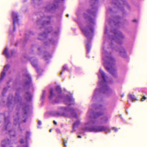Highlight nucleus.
Here are the masks:
<instances>
[{"mask_svg": "<svg viewBox=\"0 0 147 147\" xmlns=\"http://www.w3.org/2000/svg\"><path fill=\"white\" fill-rule=\"evenodd\" d=\"M103 59L104 61V66L106 69L113 76H115L117 70L113 67L115 63V59L110 57H106Z\"/></svg>", "mask_w": 147, "mask_h": 147, "instance_id": "1", "label": "nucleus"}, {"mask_svg": "<svg viewBox=\"0 0 147 147\" xmlns=\"http://www.w3.org/2000/svg\"><path fill=\"white\" fill-rule=\"evenodd\" d=\"M107 127L104 126H99L98 127L94 126L89 128H84L82 129L85 131H92L93 132H98L100 131H107Z\"/></svg>", "mask_w": 147, "mask_h": 147, "instance_id": "2", "label": "nucleus"}, {"mask_svg": "<svg viewBox=\"0 0 147 147\" xmlns=\"http://www.w3.org/2000/svg\"><path fill=\"white\" fill-rule=\"evenodd\" d=\"M82 31L84 34L85 36L87 37H88L91 33H93V29L92 27H90L86 29H83Z\"/></svg>", "mask_w": 147, "mask_h": 147, "instance_id": "3", "label": "nucleus"}, {"mask_svg": "<svg viewBox=\"0 0 147 147\" xmlns=\"http://www.w3.org/2000/svg\"><path fill=\"white\" fill-rule=\"evenodd\" d=\"M117 37L116 40V41L118 44H121L122 43L121 40L124 38V36L120 32H117Z\"/></svg>", "mask_w": 147, "mask_h": 147, "instance_id": "4", "label": "nucleus"}, {"mask_svg": "<svg viewBox=\"0 0 147 147\" xmlns=\"http://www.w3.org/2000/svg\"><path fill=\"white\" fill-rule=\"evenodd\" d=\"M55 90L57 94V95L56 97L57 98L61 99L62 98V94H61L62 92L61 88L59 86H57L55 88Z\"/></svg>", "mask_w": 147, "mask_h": 147, "instance_id": "5", "label": "nucleus"}, {"mask_svg": "<svg viewBox=\"0 0 147 147\" xmlns=\"http://www.w3.org/2000/svg\"><path fill=\"white\" fill-rule=\"evenodd\" d=\"M12 15L13 19V23L14 25V29L15 30V24L18 21V16L17 14L15 13H13Z\"/></svg>", "mask_w": 147, "mask_h": 147, "instance_id": "6", "label": "nucleus"}, {"mask_svg": "<svg viewBox=\"0 0 147 147\" xmlns=\"http://www.w3.org/2000/svg\"><path fill=\"white\" fill-rule=\"evenodd\" d=\"M10 141L9 139L5 140L2 142L1 145L2 147H6V146L10 144Z\"/></svg>", "mask_w": 147, "mask_h": 147, "instance_id": "7", "label": "nucleus"}, {"mask_svg": "<svg viewBox=\"0 0 147 147\" xmlns=\"http://www.w3.org/2000/svg\"><path fill=\"white\" fill-rule=\"evenodd\" d=\"M26 80V84H29L31 81V78L29 75L27 74L25 76Z\"/></svg>", "mask_w": 147, "mask_h": 147, "instance_id": "8", "label": "nucleus"}, {"mask_svg": "<svg viewBox=\"0 0 147 147\" xmlns=\"http://www.w3.org/2000/svg\"><path fill=\"white\" fill-rule=\"evenodd\" d=\"M25 98L26 100L28 101H29L31 100L32 96L29 92H26V94L25 96Z\"/></svg>", "mask_w": 147, "mask_h": 147, "instance_id": "9", "label": "nucleus"}, {"mask_svg": "<svg viewBox=\"0 0 147 147\" xmlns=\"http://www.w3.org/2000/svg\"><path fill=\"white\" fill-rule=\"evenodd\" d=\"M99 72L100 73L102 77L105 82H106V76L105 74L103 71L101 69H99Z\"/></svg>", "mask_w": 147, "mask_h": 147, "instance_id": "10", "label": "nucleus"}, {"mask_svg": "<svg viewBox=\"0 0 147 147\" xmlns=\"http://www.w3.org/2000/svg\"><path fill=\"white\" fill-rule=\"evenodd\" d=\"M128 96L132 102H133L134 101L138 100L135 97L134 95L129 94Z\"/></svg>", "mask_w": 147, "mask_h": 147, "instance_id": "11", "label": "nucleus"}, {"mask_svg": "<svg viewBox=\"0 0 147 147\" xmlns=\"http://www.w3.org/2000/svg\"><path fill=\"white\" fill-rule=\"evenodd\" d=\"M119 51L120 53V55L123 57H124V56L126 54L125 51L123 48L120 49Z\"/></svg>", "mask_w": 147, "mask_h": 147, "instance_id": "12", "label": "nucleus"}, {"mask_svg": "<svg viewBox=\"0 0 147 147\" xmlns=\"http://www.w3.org/2000/svg\"><path fill=\"white\" fill-rule=\"evenodd\" d=\"M103 113L102 112H97L95 113L94 114V117L95 118L98 117L103 115Z\"/></svg>", "mask_w": 147, "mask_h": 147, "instance_id": "13", "label": "nucleus"}, {"mask_svg": "<svg viewBox=\"0 0 147 147\" xmlns=\"http://www.w3.org/2000/svg\"><path fill=\"white\" fill-rule=\"evenodd\" d=\"M50 95L49 96V98L50 99H52L53 96L55 95L53 92V89L51 88L50 91Z\"/></svg>", "mask_w": 147, "mask_h": 147, "instance_id": "14", "label": "nucleus"}, {"mask_svg": "<svg viewBox=\"0 0 147 147\" xmlns=\"http://www.w3.org/2000/svg\"><path fill=\"white\" fill-rule=\"evenodd\" d=\"M3 54L7 58L9 57V55L8 52V49L7 48H5L4 50Z\"/></svg>", "mask_w": 147, "mask_h": 147, "instance_id": "15", "label": "nucleus"}, {"mask_svg": "<svg viewBox=\"0 0 147 147\" xmlns=\"http://www.w3.org/2000/svg\"><path fill=\"white\" fill-rule=\"evenodd\" d=\"M5 75V72L2 71L1 74L0 78V81H1L4 78Z\"/></svg>", "mask_w": 147, "mask_h": 147, "instance_id": "16", "label": "nucleus"}, {"mask_svg": "<svg viewBox=\"0 0 147 147\" xmlns=\"http://www.w3.org/2000/svg\"><path fill=\"white\" fill-rule=\"evenodd\" d=\"M31 64L33 67L34 68L36 69V70H37V64L36 61H32L31 62Z\"/></svg>", "mask_w": 147, "mask_h": 147, "instance_id": "17", "label": "nucleus"}, {"mask_svg": "<svg viewBox=\"0 0 147 147\" xmlns=\"http://www.w3.org/2000/svg\"><path fill=\"white\" fill-rule=\"evenodd\" d=\"M9 134L11 136H15V133L14 131L11 130L9 131Z\"/></svg>", "mask_w": 147, "mask_h": 147, "instance_id": "18", "label": "nucleus"}, {"mask_svg": "<svg viewBox=\"0 0 147 147\" xmlns=\"http://www.w3.org/2000/svg\"><path fill=\"white\" fill-rule=\"evenodd\" d=\"M102 122L105 123L108 121V118L106 117H105L102 119Z\"/></svg>", "mask_w": 147, "mask_h": 147, "instance_id": "19", "label": "nucleus"}, {"mask_svg": "<svg viewBox=\"0 0 147 147\" xmlns=\"http://www.w3.org/2000/svg\"><path fill=\"white\" fill-rule=\"evenodd\" d=\"M10 67V66L9 65H5L4 68V70L5 71H6Z\"/></svg>", "mask_w": 147, "mask_h": 147, "instance_id": "20", "label": "nucleus"}, {"mask_svg": "<svg viewBox=\"0 0 147 147\" xmlns=\"http://www.w3.org/2000/svg\"><path fill=\"white\" fill-rule=\"evenodd\" d=\"M63 69H64V71H62L61 72V73H60V74H61V75H62V73H63V72L64 70H67V69H68L67 67V66H66V65H64V66H63Z\"/></svg>", "mask_w": 147, "mask_h": 147, "instance_id": "21", "label": "nucleus"}, {"mask_svg": "<svg viewBox=\"0 0 147 147\" xmlns=\"http://www.w3.org/2000/svg\"><path fill=\"white\" fill-rule=\"evenodd\" d=\"M80 123L79 121H77L75 122L73 125V127L78 126Z\"/></svg>", "mask_w": 147, "mask_h": 147, "instance_id": "22", "label": "nucleus"}, {"mask_svg": "<svg viewBox=\"0 0 147 147\" xmlns=\"http://www.w3.org/2000/svg\"><path fill=\"white\" fill-rule=\"evenodd\" d=\"M109 90V88L108 87H107L105 88L104 93H108Z\"/></svg>", "mask_w": 147, "mask_h": 147, "instance_id": "23", "label": "nucleus"}, {"mask_svg": "<svg viewBox=\"0 0 147 147\" xmlns=\"http://www.w3.org/2000/svg\"><path fill=\"white\" fill-rule=\"evenodd\" d=\"M5 122L7 124H8L9 123V119L8 118L5 119Z\"/></svg>", "mask_w": 147, "mask_h": 147, "instance_id": "24", "label": "nucleus"}, {"mask_svg": "<svg viewBox=\"0 0 147 147\" xmlns=\"http://www.w3.org/2000/svg\"><path fill=\"white\" fill-rule=\"evenodd\" d=\"M56 115L57 116H63L64 115L63 113L60 114L58 113H56Z\"/></svg>", "mask_w": 147, "mask_h": 147, "instance_id": "25", "label": "nucleus"}, {"mask_svg": "<svg viewBox=\"0 0 147 147\" xmlns=\"http://www.w3.org/2000/svg\"><path fill=\"white\" fill-rule=\"evenodd\" d=\"M45 91H44L43 92L41 98V99H43L45 97Z\"/></svg>", "mask_w": 147, "mask_h": 147, "instance_id": "26", "label": "nucleus"}, {"mask_svg": "<svg viewBox=\"0 0 147 147\" xmlns=\"http://www.w3.org/2000/svg\"><path fill=\"white\" fill-rule=\"evenodd\" d=\"M146 99V98L144 96H143L142 98L141 99V101H143L145 100Z\"/></svg>", "mask_w": 147, "mask_h": 147, "instance_id": "27", "label": "nucleus"}, {"mask_svg": "<svg viewBox=\"0 0 147 147\" xmlns=\"http://www.w3.org/2000/svg\"><path fill=\"white\" fill-rule=\"evenodd\" d=\"M74 109H72V110H71L70 111V113H71V115H72V116H73V112H74Z\"/></svg>", "mask_w": 147, "mask_h": 147, "instance_id": "28", "label": "nucleus"}, {"mask_svg": "<svg viewBox=\"0 0 147 147\" xmlns=\"http://www.w3.org/2000/svg\"><path fill=\"white\" fill-rule=\"evenodd\" d=\"M24 140L23 139H22L20 141V142L21 144H23L24 143Z\"/></svg>", "mask_w": 147, "mask_h": 147, "instance_id": "29", "label": "nucleus"}, {"mask_svg": "<svg viewBox=\"0 0 147 147\" xmlns=\"http://www.w3.org/2000/svg\"><path fill=\"white\" fill-rule=\"evenodd\" d=\"M67 142L66 141L64 142L63 143V144L65 147L67 146Z\"/></svg>", "mask_w": 147, "mask_h": 147, "instance_id": "30", "label": "nucleus"}, {"mask_svg": "<svg viewBox=\"0 0 147 147\" xmlns=\"http://www.w3.org/2000/svg\"><path fill=\"white\" fill-rule=\"evenodd\" d=\"M113 129L114 130L115 132H116L117 131V130L116 128H115V127H113Z\"/></svg>", "mask_w": 147, "mask_h": 147, "instance_id": "31", "label": "nucleus"}, {"mask_svg": "<svg viewBox=\"0 0 147 147\" xmlns=\"http://www.w3.org/2000/svg\"><path fill=\"white\" fill-rule=\"evenodd\" d=\"M30 135V133L29 132H27L26 133V136H29Z\"/></svg>", "mask_w": 147, "mask_h": 147, "instance_id": "32", "label": "nucleus"}, {"mask_svg": "<svg viewBox=\"0 0 147 147\" xmlns=\"http://www.w3.org/2000/svg\"><path fill=\"white\" fill-rule=\"evenodd\" d=\"M38 125H41V122L40 121H38Z\"/></svg>", "mask_w": 147, "mask_h": 147, "instance_id": "33", "label": "nucleus"}, {"mask_svg": "<svg viewBox=\"0 0 147 147\" xmlns=\"http://www.w3.org/2000/svg\"><path fill=\"white\" fill-rule=\"evenodd\" d=\"M68 100V101H69V102H70L71 101V99L70 98H69L68 100Z\"/></svg>", "mask_w": 147, "mask_h": 147, "instance_id": "34", "label": "nucleus"}, {"mask_svg": "<svg viewBox=\"0 0 147 147\" xmlns=\"http://www.w3.org/2000/svg\"><path fill=\"white\" fill-rule=\"evenodd\" d=\"M86 48H87V49H88V50L89 49V46L88 45H87Z\"/></svg>", "mask_w": 147, "mask_h": 147, "instance_id": "35", "label": "nucleus"}, {"mask_svg": "<svg viewBox=\"0 0 147 147\" xmlns=\"http://www.w3.org/2000/svg\"><path fill=\"white\" fill-rule=\"evenodd\" d=\"M74 117H76V118L77 117V114L76 113H75V115H74Z\"/></svg>", "mask_w": 147, "mask_h": 147, "instance_id": "36", "label": "nucleus"}, {"mask_svg": "<svg viewBox=\"0 0 147 147\" xmlns=\"http://www.w3.org/2000/svg\"><path fill=\"white\" fill-rule=\"evenodd\" d=\"M53 123L55 125H56L57 124V122L55 121H53Z\"/></svg>", "mask_w": 147, "mask_h": 147, "instance_id": "37", "label": "nucleus"}, {"mask_svg": "<svg viewBox=\"0 0 147 147\" xmlns=\"http://www.w3.org/2000/svg\"><path fill=\"white\" fill-rule=\"evenodd\" d=\"M78 138H81V136L80 135H79L78 136Z\"/></svg>", "mask_w": 147, "mask_h": 147, "instance_id": "38", "label": "nucleus"}, {"mask_svg": "<svg viewBox=\"0 0 147 147\" xmlns=\"http://www.w3.org/2000/svg\"><path fill=\"white\" fill-rule=\"evenodd\" d=\"M55 103H57V102H58V101H56V100H55Z\"/></svg>", "mask_w": 147, "mask_h": 147, "instance_id": "39", "label": "nucleus"}, {"mask_svg": "<svg viewBox=\"0 0 147 147\" xmlns=\"http://www.w3.org/2000/svg\"><path fill=\"white\" fill-rule=\"evenodd\" d=\"M63 109L65 110H66L67 109V108H63Z\"/></svg>", "mask_w": 147, "mask_h": 147, "instance_id": "40", "label": "nucleus"}, {"mask_svg": "<svg viewBox=\"0 0 147 147\" xmlns=\"http://www.w3.org/2000/svg\"><path fill=\"white\" fill-rule=\"evenodd\" d=\"M133 21H134V22H136V20H133Z\"/></svg>", "mask_w": 147, "mask_h": 147, "instance_id": "41", "label": "nucleus"}, {"mask_svg": "<svg viewBox=\"0 0 147 147\" xmlns=\"http://www.w3.org/2000/svg\"><path fill=\"white\" fill-rule=\"evenodd\" d=\"M66 16L67 17H69V15L68 14Z\"/></svg>", "mask_w": 147, "mask_h": 147, "instance_id": "42", "label": "nucleus"}, {"mask_svg": "<svg viewBox=\"0 0 147 147\" xmlns=\"http://www.w3.org/2000/svg\"><path fill=\"white\" fill-rule=\"evenodd\" d=\"M123 96H124L123 95H121V96L122 97H123Z\"/></svg>", "mask_w": 147, "mask_h": 147, "instance_id": "43", "label": "nucleus"}, {"mask_svg": "<svg viewBox=\"0 0 147 147\" xmlns=\"http://www.w3.org/2000/svg\"><path fill=\"white\" fill-rule=\"evenodd\" d=\"M50 131V132H51V129H50V131Z\"/></svg>", "mask_w": 147, "mask_h": 147, "instance_id": "44", "label": "nucleus"}, {"mask_svg": "<svg viewBox=\"0 0 147 147\" xmlns=\"http://www.w3.org/2000/svg\"><path fill=\"white\" fill-rule=\"evenodd\" d=\"M114 32L115 34H117V33H115V32Z\"/></svg>", "mask_w": 147, "mask_h": 147, "instance_id": "45", "label": "nucleus"}, {"mask_svg": "<svg viewBox=\"0 0 147 147\" xmlns=\"http://www.w3.org/2000/svg\"><path fill=\"white\" fill-rule=\"evenodd\" d=\"M58 130H57V131L58 132Z\"/></svg>", "mask_w": 147, "mask_h": 147, "instance_id": "46", "label": "nucleus"}, {"mask_svg": "<svg viewBox=\"0 0 147 147\" xmlns=\"http://www.w3.org/2000/svg\"><path fill=\"white\" fill-rule=\"evenodd\" d=\"M7 129V127H6V129Z\"/></svg>", "mask_w": 147, "mask_h": 147, "instance_id": "47", "label": "nucleus"}, {"mask_svg": "<svg viewBox=\"0 0 147 147\" xmlns=\"http://www.w3.org/2000/svg\"><path fill=\"white\" fill-rule=\"evenodd\" d=\"M98 90V89H96V90Z\"/></svg>", "mask_w": 147, "mask_h": 147, "instance_id": "48", "label": "nucleus"}]
</instances>
